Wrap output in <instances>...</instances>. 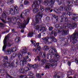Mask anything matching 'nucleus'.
I'll list each match as a JSON object with an SVG mask.
<instances>
[{
  "mask_svg": "<svg viewBox=\"0 0 78 78\" xmlns=\"http://www.w3.org/2000/svg\"><path fill=\"white\" fill-rule=\"evenodd\" d=\"M16 56H17L16 54H13L11 55V58H15Z\"/></svg>",
  "mask_w": 78,
  "mask_h": 78,
  "instance_id": "obj_42",
  "label": "nucleus"
},
{
  "mask_svg": "<svg viewBox=\"0 0 78 78\" xmlns=\"http://www.w3.org/2000/svg\"><path fill=\"white\" fill-rule=\"evenodd\" d=\"M60 25L61 26L60 27L59 24H57L55 25V27L56 28H58V30L62 29V28L64 29L61 31L62 35V36H65V35H67V34H69V30L68 29L65 28V27H66L65 26V24L61 23Z\"/></svg>",
  "mask_w": 78,
  "mask_h": 78,
  "instance_id": "obj_2",
  "label": "nucleus"
},
{
  "mask_svg": "<svg viewBox=\"0 0 78 78\" xmlns=\"http://www.w3.org/2000/svg\"><path fill=\"white\" fill-rule=\"evenodd\" d=\"M50 38L52 39L51 41L52 42H57V40L53 36H50Z\"/></svg>",
  "mask_w": 78,
  "mask_h": 78,
  "instance_id": "obj_22",
  "label": "nucleus"
},
{
  "mask_svg": "<svg viewBox=\"0 0 78 78\" xmlns=\"http://www.w3.org/2000/svg\"><path fill=\"white\" fill-rule=\"evenodd\" d=\"M53 28L52 27H49L48 29L49 31H52V30H53Z\"/></svg>",
  "mask_w": 78,
  "mask_h": 78,
  "instance_id": "obj_53",
  "label": "nucleus"
},
{
  "mask_svg": "<svg viewBox=\"0 0 78 78\" xmlns=\"http://www.w3.org/2000/svg\"><path fill=\"white\" fill-rule=\"evenodd\" d=\"M33 52H35V53L37 54L38 53V52L37 51V48H33Z\"/></svg>",
  "mask_w": 78,
  "mask_h": 78,
  "instance_id": "obj_34",
  "label": "nucleus"
},
{
  "mask_svg": "<svg viewBox=\"0 0 78 78\" xmlns=\"http://www.w3.org/2000/svg\"><path fill=\"white\" fill-rule=\"evenodd\" d=\"M72 0H67L66 2V4L67 6H71V5H72V3L71 2V1ZM77 1V0H76Z\"/></svg>",
  "mask_w": 78,
  "mask_h": 78,
  "instance_id": "obj_20",
  "label": "nucleus"
},
{
  "mask_svg": "<svg viewBox=\"0 0 78 78\" xmlns=\"http://www.w3.org/2000/svg\"><path fill=\"white\" fill-rule=\"evenodd\" d=\"M48 0H45L44 3L45 6H48Z\"/></svg>",
  "mask_w": 78,
  "mask_h": 78,
  "instance_id": "obj_33",
  "label": "nucleus"
},
{
  "mask_svg": "<svg viewBox=\"0 0 78 78\" xmlns=\"http://www.w3.org/2000/svg\"><path fill=\"white\" fill-rule=\"evenodd\" d=\"M51 61L52 63L53 64V65L47 63L45 66V69H50V67H52L53 69H54V68H55V67L57 66L56 62H57V61H58V59L53 58L51 60Z\"/></svg>",
  "mask_w": 78,
  "mask_h": 78,
  "instance_id": "obj_3",
  "label": "nucleus"
},
{
  "mask_svg": "<svg viewBox=\"0 0 78 78\" xmlns=\"http://www.w3.org/2000/svg\"><path fill=\"white\" fill-rule=\"evenodd\" d=\"M30 41L31 42V43L32 44H34L35 43H36L35 42V41L34 40H31Z\"/></svg>",
  "mask_w": 78,
  "mask_h": 78,
  "instance_id": "obj_54",
  "label": "nucleus"
},
{
  "mask_svg": "<svg viewBox=\"0 0 78 78\" xmlns=\"http://www.w3.org/2000/svg\"><path fill=\"white\" fill-rule=\"evenodd\" d=\"M51 4L45 9V10L46 12L48 11L49 12H51L53 11V9H51V8H52L53 6L54 3H55V0H51Z\"/></svg>",
  "mask_w": 78,
  "mask_h": 78,
  "instance_id": "obj_5",
  "label": "nucleus"
},
{
  "mask_svg": "<svg viewBox=\"0 0 78 78\" xmlns=\"http://www.w3.org/2000/svg\"><path fill=\"white\" fill-rule=\"evenodd\" d=\"M15 19L16 22H17L18 25L20 28H25L26 25L29 23V21H30V19L29 18H28L26 20H24L22 23V20L19 19L17 18L16 17L14 16L12 17H9L8 19L9 20V19Z\"/></svg>",
  "mask_w": 78,
  "mask_h": 78,
  "instance_id": "obj_1",
  "label": "nucleus"
},
{
  "mask_svg": "<svg viewBox=\"0 0 78 78\" xmlns=\"http://www.w3.org/2000/svg\"><path fill=\"white\" fill-rule=\"evenodd\" d=\"M65 22H68V19L67 18H65Z\"/></svg>",
  "mask_w": 78,
  "mask_h": 78,
  "instance_id": "obj_61",
  "label": "nucleus"
},
{
  "mask_svg": "<svg viewBox=\"0 0 78 78\" xmlns=\"http://www.w3.org/2000/svg\"><path fill=\"white\" fill-rule=\"evenodd\" d=\"M40 9L42 11H44V8L41 5L40 6Z\"/></svg>",
  "mask_w": 78,
  "mask_h": 78,
  "instance_id": "obj_40",
  "label": "nucleus"
},
{
  "mask_svg": "<svg viewBox=\"0 0 78 78\" xmlns=\"http://www.w3.org/2000/svg\"><path fill=\"white\" fill-rule=\"evenodd\" d=\"M78 33V32L76 31H75V32L72 35L70 36V41H73V44H75L76 42L75 41V40L76 38V37L77 36V34Z\"/></svg>",
  "mask_w": 78,
  "mask_h": 78,
  "instance_id": "obj_11",
  "label": "nucleus"
},
{
  "mask_svg": "<svg viewBox=\"0 0 78 78\" xmlns=\"http://www.w3.org/2000/svg\"><path fill=\"white\" fill-rule=\"evenodd\" d=\"M5 24L3 23H0V29H3L4 27Z\"/></svg>",
  "mask_w": 78,
  "mask_h": 78,
  "instance_id": "obj_28",
  "label": "nucleus"
},
{
  "mask_svg": "<svg viewBox=\"0 0 78 78\" xmlns=\"http://www.w3.org/2000/svg\"><path fill=\"white\" fill-rule=\"evenodd\" d=\"M63 8H64L63 6H60L58 9L57 8H55L54 11L56 12V10L57 12H61V11H63Z\"/></svg>",
  "mask_w": 78,
  "mask_h": 78,
  "instance_id": "obj_14",
  "label": "nucleus"
},
{
  "mask_svg": "<svg viewBox=\"0 0 78 78\" xmlns=\"http://www.w3.org/2000/svg\"><path fill=\"white\" fill-rule=\"evenodd\" d=\"M11 51L12 52H14V51H16V48L12 47L11 49Z\"/></svg>",
  "mask_w": 78,
  "mask_h": 78,
  "instance_id": "obj_35",
  "label": "nucleus"
},
{
  "mask_svg": "<svg viewBox=\"0 0 78 78\" xmlns=\"http://www.w3.org/2000/svg\"><path fill=\"white\" fill-rule=\"evenodd\" d=\"M16 42H19L20 41V37H16V39H15Z\"/></svg>",
  "mask_w": 78,
  "mask_h": 78,
  "instance_id": "obj_30",
  "label": "nucleus"
},
{
  "mask_svg": "<svg viewBox=\"0 0 78 78\" xmlns=\"http://www.w3.org/2000/svg\"><path fill=\"white\" fill-rule=\"evenodd\" d=\"M39 56L40 57L42 58H45V57H46V53L45 52H40L39 53Z\"/></svg>",
  "mask_w": 78,
  "mask_h": 78,
  "instance_id": "obj_16",
  "label": "nucleus"
},
{
  "mask_svg": "<svg viewBox=\"0 0 78 78\" xmlns=\"http://www.w3.org/2000/svg\"><path fill=\"white\" fill-rule=\"evenodd\" d=\"M14 2V1L13 0H9L7 3L8 5H10L12 3H13Z\"/></svg>",
  "mask_w": 78,
  "mask_h": 78,
  "instance_id": "obj_32",
  "label": "nucleus"
},
{
  "mask_svg": "<svg viewBox=\"0 0 78 78\" xmlns=\"http://www.w3.org/2000/svg\"><path fill=\"white\" fill-rule=\"evenodd\" d=\"M68 65L69 66H70L71 65V62L69 61L68 62Z\"/></svg>",
  "mask_w": 78,
  "mask_h": 78,
  "instance_id": "obj_56",
  "label": "nucleus"
},
{
  "mask_svg": "<svg viewBox=\"0 0 78 78\" xmlns=\"http://www.w3.org/2000/svg\"><path fill=\"white\" fill-rule=\"evenodd\" d=\"M10 65V67H12V66H14V63H11Z\"/></svg>",
  "mask_w": 78,
  "mask_h": 78,
  "instance_id": "obj_60",
  "label": "nucleus"
},
{
  "mask_svg": "<svg viewBox=\"0 0 78 78\" xmlns=\"http://www.w3.org/2000/svg\"><path fill=\"white\" fill-rule=\"evenodd\" d=\"M4 59H5V60H8V56H4Z\"/></svg>",
  "mask_w": 78,
  "mask_h": 78,
  "instance_id": "obj_51",
  "label": "nucleus"
},
{
  "mask_svg": "<svg viewBox=\"0 0 78 78\" xmlns=\"http://www.w3.org/2000/svg\"><path fill=\"white\" fill-rule=\"evenodd\" d=\"M33 32H31L28 34V37H33Z\"/></svg>",
  "mask_w": 78,
  "mask_h": 78,
  "instance_id": "obj_24",
  "label": "nucleus"
},
{
  "mask_svg": "<svg viewBox=\"0 0 78 78\" xmlns=\"http://www.w3.org/2000/svg\"><path fill=\"white\" fill-rule=\"evenodd\" d=\"M64 9L66 11H69L70 10V8H68L66 6L65 7Z\"/></svg>",
  "mask_w": 78,
  "mask_h": 78,
  "instance_id": "obj_37",
  "label": "nucleus"
},
{
  "mask_svg": "<svg viewBox=\"0 0 78 78\" xmlns=\"http://www.w3.org/2000/svg\"><path fill=\"white\" fill-rule=\"evenodd\" d=\"M31 10L29 9H26L23 11V13L21 14L20 17L22 19H24L25 18L23 17H25L27 16H28L30 13Z\"/></svg>",
  "mask_w": 78,
  "mask_h": 78,
  "instance_id": "obj_10",
  "label": "nucleus"
},
{
  "mask_svg": "<svg viewBox=\"0 0 78 78\" xmlns=\"http://www.w3.org/2000/svg\"><path fill=\"white\" fill-rule=\"evenodd\" d=\"M48 39H49V37H47L43 38L42 39L43 42H48Z\"/></svg>",
  "mask_w": 78,
  "mask_h": 78,
  "instance_id": "obj_21",
  "label": "nucleus"
},
{
  "mask_svg": "<svg viewBox=\"0 0 78 78\" xmlns=\"http://www.w3.org/2000/svg\"><path fill=\"white\" fill-rule=\"evenodd\" d=\"M2 17V19H4L5 20L6 19V11H4Z\"/></svg>",
  "mask_w": 78,
  "mask_h": 78,
  "instance_id": "obj_19",
  "label": "nucleus"
},
{
  "mask_svg": "<svg viewBox=\"0 0 78 78\" xmlns=\"http://www.w3.org/2000/svg\"><path fill=\"white\" fill-rule=\"evenodd\" d=\"M5 12H6V14H8V15H9L11 13V12H10V11H9L8 10H7Z\"/></svg>",
  "mask_w": 78,
  "mask_h": 78,
  "instance_id": "obj_43",
  "label": "nucleus"
},
{
  "mask_svg": "<svg viewBox=\"0 0 78 78\" xmlns=\"http://www.w3.org/2000/svg\"><path fill=\"white\" fill-rule=\"evenodd\" d=\"M41 62L43 63H45L46 62V60L45 59H42L41 60Z\"/></svg>",
  "mask_w": 78,
  "mask_h": 78,
  "instance_id": "obj_45",
  "label": "nucleus"
},
{
  "mask_svg": "<svg viewBox=\"0 0 78 78\" xmlns=\"http://www.w3.org/2000/svg\"><path fill=\"white\" fill-rule=\"evenodd\" d=\"M2 62H3V64L4 66H5V67H6L8 68L9 67H10V64H9V63L8 62V61H7V63L6 65V60L5 59H3L2 60Z\"/></svg>",
  "mask_w": 78,
  "mask_h": 78,
  "instance_id": "obj_15",
  "label": "nucleus"
},
{
  "mask_svg": "<svg viewBox=\"0 0 78 78\" xmlns=\"http://www.w3.org/2000/svg\"><path fill=\"white\" fill-rule=\"evenodd\" d=\"M37 58L38 61H40V57H39V56H37Z\"/></svg>",
  "mask_w": 78,
  "mask_h": 78,
  "instance_id": "obj_63",
  "label": "nucleus"
},
{
  "mask_svg": "<svg viewBox=\"0 0 78 78\" xmlns=\"http://www.w3.org/2000/svg\"><path fill=\"white\" fill-rule=\"evenodd\" d=\"M28 75H29V76H33V72L31 71L29 72Z\"/></svg>",
  "mask_w": 78,
  "mask_h": 78,
  "instance_id": "obj_39",
  "label": "nucleus"
},
{
  "mask_svg": "<svg viewBox=\"0 0 78 78\" xmlns=\"http://www.w3.org/2000/svg\"><path fill=\"white\" fill-rule=\"evenodd\" d=\"M75 62L77 64H78V60H77V58H76L75 59Z\"/></svg>",
  "mask_w": 78,
  "mask_h": 78,
  "instance_id": "obj_55",
  "label": "nucleus"
},
{
  "mask_svg": "<svg viewBox=\"0 0 78 78\" xmlns=\"http://www.w3.org/2000/svg\"><path fill=\"white\" fill-rule=\"evenodd\" d=\"M77 26L76 24L75 23H73L72 24H69L68 25L67 27L65 26V28H66V29H67V28H70V29H73V28H75Z\"/></svg>",
  "mask_w": 78,
  "mask_h": 78,
  "instance_id": "obj_13",
  "label": "nucleus"
},
{
  "mask_svg": "<svg viewBox=\"0 0 78 78\" xmlns=\"http://www.w3.org/2000/svg\"><path fill=\"white\" fill-rule=\"evenodd\" d=\"M24 69L25 71V72H28V71L30 70V68H28V67H27V66H25L24 67Z\"/></svg>",
  "mask_w": 78,
  "mask_h": 78,
  "instance_id": "obj_27",
  "label": "nucleus"
},
{
  "mask_svg": "<svg viewBox=\"0 0 78 78\" xmlns=\"http://www.w3.org/2000/svg\"><path fill=\"white\" fill-rule=\"evenodd\" d=\"M14 10L16 12V14H18L19 13V8L17 5H15L14 7Z\"/></svg>",
  "mask_w": 78,
  "mask_h": 78,
  "instance_id": "obj_17",
  "label": "nucleus"
},
{
  "mask_svg": "<svg viewBox=\"0 0 78 78\" xmlns=\"http://www.w3.org/2000/svg\"><path fill=\"white\" fill-rule=\"evenodd\" d=\"M51 57H52V56H50V55H47V58L48 59H49V60H50V59H51Z\"/></svg>",
  "mask_w": 78,
  "mask_h": 78,
  "instance_id": "obj_46",
  "label": "nucleus"
},
{
  "mask_svg": "<svg viewBox=\"0 0 78 78\" xmlns=\"http://www.w3.org/2000/svg\"><path fill=\"white\" fill-rule=\"evenodd\" d=\"M24 5H29L30 2H29V1H28L27 0H25L24 1Z\"/></svg>",
  "mask_w": 78,
  "mask_h": 78,
  "instance_id": "obj_29",
  "label": "nucleus"
},
{
  "mask_svg": "<svg viewBox=\"0 0 78 78\" xmlns=\"http://www.w3.org/2000/svg\"><path fill=\"white\" fill-rule=\"evenodd\" d=\"M20 9H23V5H21L20 6Z\"/></svg>",
  "mask_w": 78,
  "mask_h": 78,
  "instance_id": "obj_58",
  "label": "nucleus"
},
{
  "mask_svg": "<svg viewBox=\"0 0 78 78\" xmlns=\"http://www.w3.org/2000/svg\"><path fill=\"white\" fill-rule=\"evenodd\" d=\"M29 58V57L28 56H27L25 58H23L22 61H21L20 62V66H23L25 64H26L27 62V59Z\"/></svg>",
  "mask_w": 78,
  "mask_h": 78,
  "instance_id": "obj_12",
  "label": "nucleus"
},
{
  "mask_svg": "<svg viewBox=\"0 0 78 78\" xmlns=\"http://www.w3.org/2000/svg\"><path fill=\"white\" fill-rule=\"evenodd\" d=\"M55 32H55V30H52L51 32V34H50V35H52V34H54V33H55Z\"/></svg>",
  "mask_w": 78,
  "mask_h": 78,
  "instance_id": "obj_52",
  "label": "nucleus"
},
{
  "mask_svg": "<svg viewBox=\"0 0 78 78\" xmlns=\"http://www.w3.org/2000/svg\"><path fill=\"white\" fill-rule=\"evenodd\" d=\"M64 14H62V15L60 16V18L61 19V22H63V20L64 19Z\"/></svg>",
  "mask_w": 78,
  "mask_h": 78,
  "instance_id": "obj_25",
  "label": "nucleus"
},
{
  "mask_svg": "<svg viewBox=\"0 0 78 78\" xmlns=\"http://www.w3.org/2000/svg\"><path fill=\"white\" fill-rule=\"evenodd\" d=\"M44 24H43L41 25H37L36 26L35 29L40 31H46L47 28L44 27Z\"/></svg>",
  "mask_w": 78,
  "mask_h": 78,
  "instance_id": "obj_7",
  "label": "nucleus"
},
{
  "mask_svg": "<svg viewBox=\"0 0 78 78\" xmlns=\"http://www.w3.org/2000/svg\"><path fill=\"white\" fill-rule=\"evenodd\" d=\"M44 50L45 51H47L49 49H50V47L47 45H46L44 46Z\"/></svg>",
  "mask_w": 78,
  "mask_h": 78,
  "instance_id": "obj_26",
  "label": "nucleus"
},
{
  "mask_svg": "<svg viewBox=\"0 0 78 78\" xmlns=\"http://www.w3.org/2000/svg\"><path fill=\"white\" fill-rule=\"evenodd\" d=\"M37 49L38 50V51H40V50H41V47H37Z\"/></svg>",
  "mask_w": 78,
  "mask_h": 78,
  "instance_id": "obj_64",
  "label": "nucleus"
},
{
  "mask_svg": "<svg viewBox=\"0 0 78 78\" xmlns=\"http://www.w3.org/2000/svg\"><path fill=\"white\" fill-rule=\"evenodd\" d=\"M23 50H24V51H21V53H22L23 56H24V55H25V54L27 53V49L26 47H25L23 48Z\"/></svg>",
  "mask_w": 78,
  "mask_h": 78,
  "instance_id": "obj_18",
  "label": "nucleus"
},
{
  "mask_svg": "<svg viewBox=\"0 0 78 78\" xmlns=\"http://www.w3.org/2000/svg\"><path fill=\"white\" fill-rule=\"evenodd\" d=\"M0 19L2 21V22L4 23H6V22L5 21V20H4L3 19H1V17L0 16Z\"/></svg>",
  "mask_w": 78,
  "mask_h": 78,
  "instance_id": "obj_48",
  "label": "nucleus"
},
{
  "mask_svg": "<svg viewBox=\"0 0 78 78\" xmlns=\"http://www.w3.org/2000/svg\"><path fill=\"white\" fill-rule=\"evenodd\" d=\"M68 74L69 75H70L72 74V72L71 71H69L68 73Z\"/></svg>",
  "mask_w": 78,
  "mask_h": 78,
  "instance_id": "obj_59",
  "label": "nucleus"
},
{
  "mask_svg": "<svg viewBox=\"0 0 78 78\" xmlns=\"http://www.w3.org/2000/svg\"><path fill=\"white\" fill-rule=\"evenodd\" d=\"M38 66L39 65L35 64L34 65V69H36V68H37V67H38Z\"/></svg>",
  "mask_w": 78,
  "mask_h": 78,
  "instance_id": "obj_44",
  "label": "nucleus"
},
{
  "mask_svg": "<svg viewBox=\"0 0 78 78\" xmlns=\"http://www.w3.org/2000/svg\"><path fill=\"white\" fill-rule=\"evenodd\" d=\"M19 72H20V73H23H23H25V71H23V70L22 68H20L19 69Z\"/></svg>",
  "mask_w": 78,
  "mask_h": 78,
  "instance_id": "obj_31",
  "label": "nucleus"
},
{
  "mask_svg": "<svg viewBox=\"0 0 78 78\" xmlns=\"http://www.w3.org/2000/svg\"><path fill=\"white\" fill-rule=\"evenodd\" d=\"M48 52L49 54H52L53 55H55V57L57 58H59V55L57 53L56 49L54 47L52 48L51 49L49 50L48 51Z\"/></svg>",
  "mask_w": 78,
  "mask_h": 78,
  "instance_id": "obj_6",
  "label": "nucleus"
},
{
  "mask_svg": "<svg viewBox=\"0 0 78 78\" xmlns=\"http://www.w3.org/2000/svg\"><path fill=\"white\" fill-rule=\"evenodd\" d=\"M9 31H4L2 32V34H5V33H6V32H8Z\"/></svg>",
  "mask_w": 78,
  "mask_h": 78,
  "instance_id": "obj_62",
  "label": "nucleus"
},
{
  "mask_svg": "<svg viewBox=\"0 0 78 78\" xmlns=\"http://www.w3.org/2000/svg\"><path fill=\"white\" fill-rule=\"evenodd\" d=\"M10 34H8L7 36H6L4 38V39L3 40V46L2 47V51H3L4 52H5V50L6 49V47H10L12 45V44H11V43L8 42V43H6V41H7V39L9 37V35Z\"/></svg>",
  "mask_w": 78,
  "mask_h": 78,
  "instance_id": "obj_4",
  "label": "nucleus"
},
{
  "mask_svg": "<svg viewBox=\"0 0 78 78\" xmlns=\"http://www.w3.org/2000/svg\"><path fill=\"white\" fill-rule=\"evenodd\" d=\"M33 4L32 5V8H34L33 11L34 13H37L38 12V9L37 8V6H39V4H38V2L37 1H35L34 2H33Z\"/></svg>",
  "mask_w": 78,
  "mask_h": 78,
  "instance_id": "obj_9",
  "label": "nucleus"
},
{
  "mask_svg": "<svg viewBox=\"0 0 78 78\" xmlns=\"http://www.w3.org/2000/svg\"><path fill=\"white\" fill-rule=\"evenodd\" d=\"M16 11H15V10H14L12 11V14L13 16H14L15 14H16Z\"/></svg>",
  "mask_w": 78,
  "mask_h": 78,
  "instance_id": "obj_50",
  "label": "nucleus"
},
{
  "mask_svg": "<svg viewBox=\"0 0 78 78\" xmlns=\"http://www.w3.org/2000/svg\"><path fill=\"white\" fill-rule=\"evenodd\" d=\"M10 75H13L14 73V71L11 70L10 72Z\"/></svg>",
  "mask_w": 78,
  "mask_h": 78,
  "instance_id": "obj_47",
  "label": "nucleus"
},
{
  "mask_svg": "<svg viewBox=\"0 0 78 78\" xmlns=\"http://www.w3.org/2000/svg\"><path fill=\"white\" fill-rule=\"evenodd\" d=\"M72 19L74 21H77V19H76V17H73L72 18Z\"/></svg>",
  "mask_w": 78,
  "mask_h": 78,
  "instance_id": "obj_49",
  "label": "nucleus"
},
{
  "mask_svg": "<svg viewBox=\"0 0 78 78\" xmlns=\"http://www.w3.org/2000/svg\"><path fill=\"white\" fill-rule=\"evenodd\" d=\"M53 17L54 18H55V19L57 22H58V20L59 19V17H58V16L55 15H54L53 16Z\"/></svg>",
  "mask_w": 78,
  "mask_h": 78,
  "instance_id": "obj_36",
  "label": "nucleus"
},
{
  "mask_svg": "<svg viewBox=\"0 0 78 78\" xmlns=\"http://www.w3.org/2000/svg\"><path fill=\"white\" fill-rule=\"evenodd\" d=\"M36 76L37 78H41L42 76H41V75L37 73L36 75Z\"/></svg>",
  "mask_w": 78,
  "mask_h": 78,
  "instance_id": "obj_38",
  "label": "nucleus"
},
{
  "mask_svg": "<svg viewBox=\"0 0 78 78\" xmlns=\"http://www.w3.org/2000/svg\"><path fill=\"white\" fill-rule=\"evenodd\" d=\"M18 57L19 58V59H22V55L20 53L18 54Z\"/></svg>",
  "mask_w": 78,
  "mask_h": 78,
  "instance_id": "obj_41",
  "label": "nucleus"
},
{
  "mask_svg": "<svg viewBox=\"0 0 78 78\" xmlns=\"http://www.w3.org/2000/svg\"><path fill=\"white\" fill-rule=\"evenodd\" d=\"M42 17H43V13L42 12H39L38 14H37V15L35 16V20L37 23H39V20H41Z\"/></svg>",
  "mask_w": 78,
  "mask_h": 78,
  "instance_id": "obj_8",
  "label": "nucleus"
},
{
  "mask_svg": "<svg viewBox=\"0 0 78 78\" xmlns=\"http://www.w3.org/2000/svg\"><path fill=\"white\" fill-rule=\"evenodd\" d=\"M38 38H41V33H40L38 35Z\"/></svg>",
  "mask_w": 78,
  "mask_h": 78,
  "instance_id": "obj_57",
  "label": "nucleus"
},
{
  "mask_svg": "<svg viewBox=\"0 0 78 78\" xmlns=\"http://www.w3.org/2000/svg\"><path fill=\"white\" fill-rule=\"evenodd\" d=\"M6 55H10L11 53V49H7L6 51Z\"/></svg>",
  "mask_w": 78,
  "mask_h": 78,
  "instance_id": "obj_23",
  "label": "nucleus"
}]
</instances>
